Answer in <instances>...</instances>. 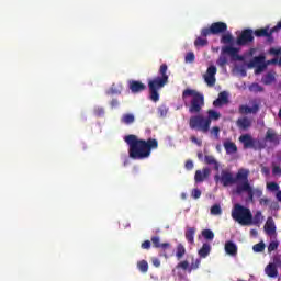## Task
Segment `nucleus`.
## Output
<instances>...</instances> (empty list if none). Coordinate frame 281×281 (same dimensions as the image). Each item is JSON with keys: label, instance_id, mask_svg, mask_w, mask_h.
Listing matches in <instances>:
<instances>
[{"label": "nucleus", "instance_id": "6e6552de", "mask_svg": "<svg viewBox=\"0 0 281 281\" xmlns=\"http://www.w3.org/2000/svg\"><path fill=\"white\" fill-rule=\"evenodd\" d=\"M214 181L216 183H218L220 181L224 186V188H227V186H234V183H238V181H241V183L245 182L244 179H238V173H236L234 178V175L228 170H222L221 175H215Z\"/></svg>", "mask_w": 281, "mask_h": 281}, {"label": "nucleus", "instance_id": "a18cd8bd", "mask_svg": "<svg viewBox=\"0 0 281 281\" xmlns=\"http://www.w3.org/2000/svg\"><path fill=\"white\" fill-rule=\"evenodd\" d=\"M270 265H273L274 267L281 269V258L279 255L274 256L272 259V262Z\"/></svg>", "mask_w": 281, "mask_h": 281}, {"label": "nucleus", "instance_id": "9d476101", "mask_svg": "<svg viewBox=\"0 0 281 281\" xmlns=\"http://www.w3.org/2000/svg\"><path fill=\"white\" fill-rule=\"evenodd\" d=\"M265 60V55L256 56L248 63V68L254 69V67H256L255 74H262V71L267 69Z\"/></svg>", "mask_w": 281, "mask_h": 281}, {"label": "nucleus", "instance_id": "e2e57ef3", "mask_svg": "<svg viewBox=\"0 0 281 281\" xmlns=\"http://www.w3.org/2000/svg\"><path fill=\"white\" fill-rule=\"evenodd\" d=\"M277 201H279L281 203V191L277 192Z\"/></svg>", "mask_w": 281, "mask_h": 281}, {"label": "nucleus", "instance_id": "8fccbe9b", "mask_svg": "<svg viewBox=\"0 0 281 281\" xmlns=\"http://www.w3.org/2000/svg\"><path fill=\"white\" fill-rule=\"evenodd\" d=\"M192 199H201V191L199 189H193L191 192Z\"/></svg>", "mask_w": 281, "mask_h": 281}, {"label": "nucleus", "instance_id": "774afa93", "mask_svg": "<svg viewBox=\"0 0 281 281\" xmlns=\"http://www.w3.org/2000/svg\"><path fill=\"white\" fill-rule=\"evenodd\" d=\"M278 117L281 120V108L279 110Z\"/></svg>", "mask_w": 281, "mask_h": 281}, {"label": "nucleus", "instance_id": "2f4dec72", "mask_svg": "<svg viewBox=\"0 0 281 281\" xmlns=\"http://www.w3.org/2000/svg\"><path fill=\"white\" fill-rule=\"evenodd\" d=\"M121 122L122 124H127V125L133 124L135 122V115L131 113L123 114L121 117Z\"/></svg>", "mask_w": 281, "mask_h": 281}, {"label": "nucleus", "instance_id": "f704fd0d", "mask_svg": "<svg viewBox=\"0 0 281 281\" xmlns=\"http://www.w3.org/2000/svg\"><path fill=\"white\" fill-rule=\"evenodd\" d=\"M186 256V247L182 244H178L176 248V257L178 260H181Z\"/></svg>", "mask_w": 281, "mask_h": 281}, {"label": "nucleus", "instance_id": "4d7b16f0", "mask_svg": "<svg viewBox=\"0 0 281 281\" xmlns=\"http://www.w3.org/2000/svg\"><path fill=\"white\" fill-rule=\"evenodd\" d=\"M211 133H213V135H215V137H218V133H221V128L218 126H214L211 130Z\"/></svg>", "mask_w": 281, "mask_h": 281}, {"label": "nucleus", "instance_id": "c85d7f7f", "mask_svg": "<svg viewBox=\"0 0 281 281\" xmlns=\"http://www.w3.org/2000/svg\"><path fill=\"white\" fill-rule=\"evenodd\" d=\"M224 148L227 155H234V153H238V147L236 146V143L229 140L224 143Z\"/></svg>", "mask_w": 281, "mask_h": 281}, {"label": "nucleus", "instance_id": "680f3d73", "mask_svg": "<svg viewBox=\"0 0 281 281\" xmlns=\"http://www.w3.org/2000/svg\"><path fill=\"white\" fill-rule=\"evenodd\" d=\"M260 204L261 205H269V200L268 199H261Z\"/></svg>", "mask_w": 281, "mask_h": 281}, {"label": "nucleus", "instance_id": "a19ab883", "mask_svg": "<svg viewBox=\"0 0 281 281\" xmlns=\"http://www.w3.org/2000/svg\"><path fill=\"white\" fill-rule=\"evenodd\" d=\"M211 214H213V216H220V214H223V210L221 209L220 204H215L211 207Z\"/></svg>", "mask_w": 281, "mask_h": 281}, {"label": "nucleus", "instance_id": "f257e3e1", "mask_svg": "<svg viewBox=\"0 0 281 281\" xmlns=\"http://www.w3.org/2000/svg\"><path fill=\"white\" fill-rule=\"evenodd\" d=\"M125 144L128 146V157L137 161L148 159L153 155V150L159 148L157 138L142 139L135 134H128L124 137Z\"/></svg>", "mask_w": 281, "mask_h": 281}, {"label": "nucleus", "instance_id": "13d9d810", "mask_svg": "<svg viewBox=\"0 0 281 281\" xmlns=\"http://www.w3.org/2000/svg\"><path fill=\"white\" fill-rule=\"evenodd\" d=\"M142 249H150V240H145L142 245H140Z\"/></svg>", "mask_w": 281, "mask_h": 281}, {"label": "nucleus", "instance_id": "a878e982", "mask_svg": "<svg viewBox=\"0 0 281 281\" xmlns=\"http://www.w3.org/2000/svg\"><path fill=\"white\" fill-rule=\"evenodd\" d=\"M204 161L207 166H213L214 170L218 172L221 165L218 164V161H216V158H214V156L206 155L204 157Z\"/></svg>", "mask_w": 281, "mask_h": 281}, {"label": "nucleus", "instance_id": "0e129e2a", "mask_svg": "<svg viewBox=\"0 0 281 281\" xmlns=\"http://www.w3.org/2000/svg\"><path fill=\"white\" fill-rule=\"evenodd\" d=\"M255 53H256V48H251L249 52V56H254Z\"/></svg>", "mask_w": 281, "mask_h": 281}, {"label": "nucleus", "instance_id": "4c0bfd02", "mask_svg": "<svg viewBox=\"0 0 281 281\" xmlns=\"http://www.w3.org/2000/svg\"><path fill=\"white\" fill-rule=\"evenodd\" d=\"M207 44H209L207 38L198 37V38L194 41L195 47H205V46H207Z\"/></svg>", "mask_w": 281, "mask_h": 281}, {"label": "nucleus", "instance_id": "338daca9", "mask_svg": "<svg viewBox=\"0 0 281 281\" xmlns=\"http://www.w3.org/2000/svg\"><path fill=\"white\" fill-rule=\"evenodd\" d=\"M111 92H112V93H116V94L120 93V91H117V90H115V89H113V88L111 89Z\"/></svg>", "mask_w": 281, "mask_h": 281}, {"label": "nucleus", "instance_id": "9b49d317", "mask_svg": "<svg viewBox=\"0 0 281 281\" xmlns=\"http://www.w3.org/2000/svg\"><path fill=\"white\" fill-rule=\"evenodd\" d=\"M237 45L243 47L245 45H249V43H254V30L245 29L241 31L240 35L236 40Z\"/></svg>", "mask_w": 281, "mask_h": 281}, {"label": "nucleus", "instance_id": "6ab92c4d", "mask_svg": "<svg viewBox=\"0 0 281 281\" xmlns=\"http://www.w3.org/2000/svg\"><path fill=\"white\" fill-rule=\"evenodd\" d=\"M236 125L240 131H248V128H251V121L247 116L239 117L236 121Z\"/></svg>", "mask_w": 281, "mask_h": 281}, {"label": "nucleus", "instance_id": "ddd939ff", "mask_svg": "<svg viewBox=\"0 0 281 281\" xmlns=\"http://www.w3.org/2000/svg\"><path fill=\"white\" fill-rule=\"evenodd\" d=\"M216 66H209L206 74L203 76L207 87H214L216 85Z\"/></svg>", "mask_w": 281, "mask_h": 281}, {"label": "nucleus", "instance_id": "5701e85b", "mask_svg": "<svg viewBox=\"0 0 281 281\" xmlns=\"http://www.w3.org/2000/svg\"><path fill=\"white\" fill-rule=\"evenodd\" d=\"M225 252L228 256H237L238 254V246L234 244V241H226L225 243Z\"/></svg>", "mask_w": 281, "mask_h": 281}, {"label": "nucleus", "instance_id": "a211bd4d", "mask_svg": "<svg viewBox=\"0 0 281 281\" xmlns=\"http://www.w3.org/2000/svg\"><path fill=\"white\" fill-rule=\"evenodd\" d=\"M252 34L257 36V38H268V41H273V37H271V33H269V26L258 29L255 32L252 31Z\"/></svg>", "mask_w": 281, "mask_h": 281}, {"label": "nucleus", "instance_id": "864d4df0", "mask_svg": "<svg viewBox=\"0 0 281 281\" xmlns=\"http://www.w3.org/2000/svg\"><path fill=\"white\" fill-rule=\"evenodd\" d=\"M184 168L186 170H192L194 168V162H192V160H187Z\"/></svg>", "mask_w": 281, "mask_h": 281}, {"label": "nucleus", "instance_id": "5fc2aeb1", "mask_svg": "<svg viewBox=\"0 0 281 281\" xmlns=\"http://www.w3.org/2000/svg\"><path fill=\"white\" fill-rule=\"evenodd\" d=\"M151 265H154V267H161V261L157 257H153Z\"/></svg>", "mask_w": 281, "mask_h": 281}, {"label": "nucleus", "instance_id": "423d86ee", "mask_svg": "<svg viewBox=\"0 0 281 281\" xmlns=\"http://www.w3.org/2000/svg\"><path fill=\"white\" fill-rule=\"evenodd\" d=\"M238 52L240 50L233 46L222 47L221 55L217 59L218 67H225V65H227L228 63L227 55L231 56V58H233L234 60H239L240 63H243V60H245V57L241 55H238Z\"/></svg>", "mask_w": 281, "mask_h": 281}, {"label": "nucleus", "instance_id": "e433bc0d", "mask_svg": "<svg viewBox=\"0 0 281 281\" xmlns=\"http://www.w3.org/2000/svg\"><path fill=\"white\" fill-rule=\"evenodd\" d=\"M202 236L205 240H214V232L212 229H203Z\"/></svg>", "mask_w": 281, "mask_h": 281}, {"label": "nucleus", "instance_id": "bb28decb", "mask_svg": "<svg viewBox=\"0 0 281 281\" xmlns=\"http://www.w3.org/2000/svg\"><path fill=\"white\" fill-rule=\"evenodd\" d=\"M278 267L274 265L269 263L265 268V273L268 276V278H278Z\"/></svg>", "mask_w": 281, "mask_h": 281}, {"label": "nucleus", "instance_id": "bf43d9fd", "mask_svg": "<svg viewBox=\"0 0 281 281\" xmlns=\"http://www.w3.org/2000/svg\"><path fill=\"white\" fill-rule=\"evenodd\" d=\"M158 111H159L161 117H165V115L168 113V110H166V108H159Z\"/></svg>", "mask_w": 281, "mask_h": 281}, {"label": "nucleus", "instance_id": "79ce46f5", "mask_svg": "<svg viewBox=\"0 0 281 281\" xmlns=\"http://www.w3.org/2000/svg\"><path fill=\"white\" fill-rule=\"evenodd\" d=\"M280 30H281V21L278 22V24L276 26H273L272 29H269L270 38H273V34L280 32Z\"/></svg>", "mask_w": 281, "mask_h": 281}, {"label": "nucleus", "instance_id": "7c9ffc66", "mask_svg": "<svg viewBox=\"0 0 281 281\" xmlns=\"http://www.w3.org/2000/svg\"><path fill=\"white\" fill-rule=\"evenodd\" d=\"M261 82L263 85H273V82H276V75L273 72H267L262 79Z\"/></svg>", "mask_w": 281, "mask_h": 281}, {"label": "nucleus", "instance_id": "473e14b6", "mask_svg": "<svg viewBox=\"0 0 281 281\" xmlns=\"http://www.w3.org/2000/svg\"><path fill=\"white\" fill-rule=\"evenodd\" d=\"M221 43H223V45H232L234 43V36L231 33L223 34Z\"/></svg>", "mask_w": 281, "mask_h": 281}, {"label": "nucleus", "instance_id": "0eeeda50", "mask_svg": "<svg viewBox=\"0 0 281 281\" xmlns=\"http://www.w3.org/2000/svg\"><path fill=\"white\" fill-rule=\"evenodd\" d=\"M189 126L192 131H201L202 133H207L210 131V121H207L201 114L193 115L189 119Z\"/></svg>", "mask_w": 281, "mask_h": 281}, {"label": "nucleus", "instance_id": "4468645a", "mask_svg": "<svg viewBox=\"0 0 281 281\" xmlns=\"http://www.w3.org/2000/svg\"><path fill=\"white\" fill-rule=\"evenodd\" d=\"M127 85L131 93H142V91H146L147 89L146 83L139 80L131 79L127 81Z\"/></svg>", "mask_w": 281, "mask_h": 281}, {"label": "nucleus", "instance_id": "c9c22d12", "mask_svg": "<svg viewBox=\"0 0 281 281\" xmlns=\"http://www.w3.org/2000/svg\"><path fill=\"white\" fill-rule=\"evenodd\" d=\"M137 269L140 271V273H148V261L144 259L138 261Z\"/></svg>", "mask_w": 281, "mask_h": 281}, {"label": "nucleus", "instance_id": "72a5a7b5", "mask_svg": "<svg viewBox=\"0 0 281 281\" xmlns=\"http://www.w3.org/2000/svg\"><path fill=\"white\" fill-rule=\"evenodd\" d=\"M250 93H262V91H265V88L262 86H260V83H251L248 87Z\"/></svg>", "mask_w": 281, "mask_h": 281}, {"label": "nucleus", "instance_id": "20e7f679", "mask_svg": "<svg viewBox=\"0 0 281 281\" xmlns=\"http://www.w3.org/2000/svg\"><path fill=\"white\" fill-rule=\"evenodd\" d=\"M190 97L192 99H191L189 112L190 113H201V110L203 109V106H205V97H203V94L196 90H192V89L183 90L182 100L186 102V99L190 98Z\"/></svg>", "mask_w": 281, "mask_h": 281}, {"label": "nucleus", "instance_id": "37998d69", "mask_svg": "<svg viewBox=\"0 0 281 281\" xmlns=\"http://www.w3.org/2000/svg\"><path fill=\"white\" fill-rule=\"evenodd\" d=\"M267 188L270 190V192H278L280 190V186L277 182H269Z\"/></svg>", "mask_w": 281, "mask_h": 281}, {"label": "nucleus", "instance_id": "58836bf2", "mask_svg": "<svg viewBox=\"0 0 281 281\" xmlns=\"http://www.w3.org/2000/svg\"><path fill=\"white\" fill-rule=\"evenodd\" d=\"M177 269H182V271L190 273V262L188 260L181 261L177 265Z\"/></svg>", "mask_w": 281, "mask_h": 281}, {"label": "nucleus", "instance_id": "f8f14e48", "mask_svg": "<svg viewBox=\"0 0 281 281\" xmlns=\"http://www.w3.org/2000/svg\"><path fill=\"white\" fill-rule=\"evenodd\" d=\"M250 104H252L251 108L248 105H240L239 106V113L240 115H249V113H252L256 115L260 111V100L254 99L250 101Z\"/></svg>", "mask_w": 281, "mask_h": 281}, {"label": "nucleus", "instance_id": "2eb2a0df", "mask_svg": "<svg viewBox=\"0 0 281 281\" xmlns=\"http://www.w3.org/2000/svg\"><path fill=\"white\" fill-rule=\"evenodd\" d=\"M210 168H203L202 170H196L194 176L195 183H203L206 179H210L211 175Z\"/></svg>", "mask_w": 281, "mask_h": 281}, {"label": "nucleus", "instance_id": "3c124183", "mask_svg": "<svg viewBox=\"0 0 281 281\" xmlns=\"http://www.w3.org/2000/svg\"><path fill=\"white\" fill-rule=\"evenodd\" d=\"M269 54H271L272 56H280L281 55V49L272 47V48L269 49Z\"/></svg>", "mask_w": 281, "mask_h": 281}, {"label": "nucleus", "instance_id": "dca6fc26", "mask_svg": "<svg viewBox=\"0 0 281 281\" xmlns=\"http://www.w3.org/2000/svg\"><path fill=\"white\" fill-rule=\"evenodd\" d=\"M225 104H229V97L225 91H223L218 93L217 99L213 102V106L218 108Z\"/></svg>", "mask_w": 281, "mask_h": 281}, {"label": "nucleus", "instance_id": "603ef678", "mask_svg": "<svg viewBox=\"0 0 281 281\" xmlns=\"http://www.w3.org/2000/svg\"><path fill=\"white\" fill-rule=\"evenodd\" d=\"M94 115H98V117H102V115H104V108H95Z\"/></svg>", "mask_w": 281, "mask_h": 281}, {"label": "nucleus", "instance_id": "ea45409f", "mask_svg": "<svg viewBox=\"0 0 281 281\" xmlns=\"http://www.w3.org/2000/svg\"><path fill=\"white\" fill-rule=\"evenodd\" d=\"M252 251H255V254H261V251H265V241L254 245Z\"/></svg>", "mask_w": 281, "mask_h": 281}, {"label": "nucleus", "instance_id": "09e8293b", "mask_svg": "<svg viewBox=\"0 0 281 281\" xmlns=\"http://www.w3.org/2000/svg\"><path fill=\"white\" fill-rule=\"evenodd\" d=\"M186 63H194L195 56L194 53L190 52L184 57Z\"/></svg>", "mask_w": 281, "mask_h": 281}, {"label": "nucleus", "instance_id": "39448f33", "mask_svg": "<svg viewBox=\"0 0 281 281\" xmlns=\"http://www.w3.org/2000/svg\"><path fill=\"white\" fill-rule=\"evenodd\" d=\"M232 218L243 227H247L251 225V210L247 206L235 204L232 210Z\"/></svg>", "mask_w": 281, "mask_h": 281}, {"label": "nucleus", "instance_id": "aec40b11", "mask_svg": "<svg viewBox=\"0 0 281 281\" xmlns=\"http://www.w3.org/2000/svg\"><path fill=\"white\" fill-rule=\"evenodd\" d=\"M239 142L243 144L244 148H254L255 146L254 138L249 134L241 135Z\"/></svg>", "mask_w": 281, "mask_h": 281}, {"label": "nucleus", "instance_id": "f03ea898", "mask_svg": "<svg viewBox=\"0 0 281 281\" xmlns=\"http://www.w3.org/2000/svg\"><path fill=\"white\" fill-rule=\"evenodd\" d=\"M237 179H243L244 182L237 183L235 194L240 195L246 192V201L248 203H254V196H257V199H260V196H262V191L260 189H254V187H251V183H249V169L240 168L237 171Z\"/></svg>", "mask_w": 281, "mask_h": 281}, {"label": "nucleus", "instance_id": "6e6d98bb", "mask_svg": "<svg viewBox=\"0 0 281 281\" xmlns=\"http://www.w3.org/2000/svg\"><path fill=\"white\" fill-rule=\"evenodd\" d=\"M110 106H112V109L120 106V101H117V99H112Z\"/></svg>", "mask_w": 281, "mask_h": 281}, {"label": "nucleus", "instance_id": "b1692460", "mask_svg": "<svg viewBox=\"0 0 281 281\" xmlns=\"http://www.w3.org/2000/svg\"><path fill=\"white\" fill-rule=\"evenodd\" d=\"M205 119H206V122H209V126H212V121L218 122V120H221V113H218L216 110H209L207 117Z\"/></svg>", "mask_w": 281, "mask_h": 281}, {"label": "nucleus", "instance_id": "c756f323", "mask_svg": "<svg viewBox=\"0 0 281 281\" xmlns=\"http://www.w3.org/2000/svg\"><path fill=\"white\" fill-rule=\"evenodd\" d=\"M210 251H212V246L205 243L202 245V249L199 250L200 258H207L210 256Z\"/></svg>", "mask_w": 281, "mask_h": 281}, {"label": "nucleus", "instance_id": "393cba45", "mask_svg": "<svg viewBox=\"0 0 281 281\" xmlns=\"http://www.w3.org/2000/svg\"><path fill=\"white\" fill-rule=\"evenodd\" d=\"M266 139L271 144H276V145L280 144V137L278 136V134H276V132H273V130L267 131Z\"/></svg>", "mask_w": 281, "mask_h": 281}, {"label": "nucleus", "instance_id": "1a4fd4ad", "mask_svg": "<svg viewBox=\"0 0 281 281\" xmlns=\"http://www.w3.org/2000/svg\"><path fill=\"white\" fill-rule=\"evenodd\" d=\"M227 32V23L225 22H214L210 27H204L201 30L202 38H207V36H216L218 34H225Z\"/></svg>", "mask_w": 281, "mask_h": 281}, {"label": "nucleus", "instance_id": "49530a36", "mask_svg": "<svg viewBox=\"0 0 281 281\" xmlns=\"http://www.w3.org/2000/svg\"><path fill=\"white\" fill-rule=\"evenodd\" d=\"M272 175L274 177H281V168L280 166H277L276 164H272Z\"/></svg>", "mask_w": 281, "mask_h": 281}, {"label": "nucleus", "instance_id": "69168bd1", "mask_svg": "<svg viewBox=\"0 0 281 281\" xmlns=\"http://www.w3.org/2000/svg\"><path fill=\"white\" fill-rule=\"evenodd\" d=\"M250 234H252V236H257L258 235V232L256 229H251L250 231Z\"/></svg>", "mask_w": 281, "mask_h": 281}, {"label": "nucleus", "instance_id": "7ed1b4c3", "mask_svg": "<svg viewBox=\"0 0 281 281\" xmlns=\"http://www.w3.org/2000/svg\"><path fill=\"white\" fill-rule=\"evenodd\" d=\"M158 74L159 76L148 80L149 100H151V102H159V90L168 85L170 78L168 75V65H160Z\"/></svg>", "mask_w": 281, "mask_h": 281}, {"label": "nucleus", "instance_id": "052dcab7", "mask_svg": "<svg viewBox=\"0 0 281 281\" xmlns=\"http://www.w3.org/2000/svg\"><path fill=\"white\" fill-rule=\"evenodd\" d=\"M261 172H262L263 175H269L270 170H269L268 167H263V168H261Z\"/></svg>", "mask_w": 281, "mask_h": 281}, {"label": "nucleus", "instance_id": "f3484780", "mask_svg": "<svg viewBox=\"0 0 281 281\" xmlns=\"http://www.w3.org/2000/svg\"><path fill=\"white\" fill-rule=\"evenodd\" d=\"M151 243L156 249H162L164 251H166V249H170V243H161L159 236H153Z\"/></svg>", "mask_w": 281, "mask_h": 281}, {"label": "nucleus", "instance_id": "4be33fe9", "mask_svg": "<svg viewBox=\"0 0 281 281\" xmlns=\"http://www.w3.org/2000/svg\"><path fill=\"white\" fill-rule=\"evenodd\" d=\"M262 221H265V216H262L261 211H257L254 214H251L250 225H255L256 227H260L262 225Z\"/></svg>", "mask_w": 281, "mask_h": 281}, {"label": "nucleus", "instance_id": "412c9836", "mask_svg": "<svg viewBox=\"0 0 281 281\" xmlns=\"http://www.w3.org/2000/svg\"><path fill=\"white\" fill-rule=\"evenodd\" d=\"M263 229L268 236H273V234H276V223L273 222V217H268Z\"/></svg>", "mask_w": 281, "mask_h": 281}, {"label": "nucleus", "instance_id": "c03bdc74", "mask_svg": "<svg viewBox=\"0 0 281 281\" xmlns=\"http://www.w3.org/2000/svg\"><path fill=\"white\" fill-rule=\"evenodd\" d=\"M200 265H201V259H196L195 261H192L189 268V273H192V271L199 269Z\"/></svg>", "mask_w": 281, "mask_h": 281}, {"label": "nucleus", "instance_id": "cd10ccee", "mask_svg": "<svg viewBox=\"0 0 281 281\" xmlns=\"http://www.w3.org/2000/svg\"><path fill=\"white\" fill-rule=\"evenodd\" d=\"M194 234H196V228L194 227H189L187 228L184 236H186V240L190 244V245H194Z\"/></svg>", "mask_w": 281, "mask_h": 281}, {"label": "nucleus", "instance_id": "de8ad7c7", "mask_svg": "<svg viewBox=\"0 0 281 281\" xmlns=\"http://www.w3.org/2000/svg\"><path fill=\"white\" fill-rule=\"evenodd\" d=\"M278 241H271L269 245H268V254H271V251H276V249H278Z\"/></svg>", "mask_w": 281, "mask_h": 281}]
</instances>
